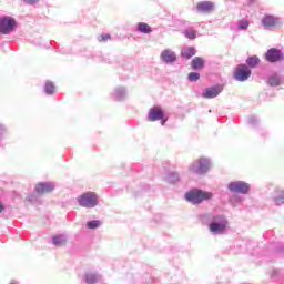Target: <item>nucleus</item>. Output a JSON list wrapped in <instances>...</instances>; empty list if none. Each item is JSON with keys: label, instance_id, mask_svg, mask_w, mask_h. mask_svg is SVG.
<instances>
[{"label": "nucleus", "instance_id": "23", "mask_svg": "<svg viewBox=\"0 0 284 284\" xmlns=\"http://www.w3.org/2000/svg\"><path fill=\"white\" fill-rule=\"evenodd\" d=\"M237 30H247V28H250V21L248 20H239L237 23Z\"/></svg>", "mask_w": 284, "mask_h": 284}, {"label": "nucleus", "instance_id": "29", "mask_svg": "<svg viewBox=\"0 0 284 284\" xmlns=\"http://www.w3.org/2000/svg\"><path fill=\"white\" fill-rule=\"evenodd\" d=\"M179 173L178 172H171L170 173V179H179Z\"/></svg>", "mask_w": 284, "mask_h": 284}, {"label": "nucleus", "instance_id": "7", "mask_svg": "<svg viewBox=\"0 0 284 284\" xmlns=\"http://www.w3.org/2000/svg\"><path fill=\"white\" fill-rule=\"evenodd\" d=\"M262 26L264 30H274L280 26H283L281 18H276L274 16H264L262 19Z\"/></svg>", "mask_w": 284, "mask_h": 284}, {"label": "nucleus", "instance_id": "5", "mask_svg": "<svg viewBox=\"0 0 284 284\" xmlns=\"http://www.w3.org/2000/svg\"><path fill=\"white\" fill-rule=\"evenodd\" d=\"M149 121H161V125H165L168 116L161 106H153L149 110Z\"/></svg>", "mask_w": 284, "mask_h": 284}, {"label": "nucleus", "instance_id": "30", "mask_svg": "<svg viewBox=\"0 0 284 284\" xmlns=\"http://www.w3.org/2000/svg\"><path fill=\"white\" fill-rule=\"evenodd\" d=\"M29 6L37 3L39 0H24Z\"/></svg>", "mask_w": 284, "mask_h": 284}, {"label": "nucleus", "instance_id": "18", "mask_svg": "<svg viewBox=\"0 0 284 284\" xmlns=\"http://www.w3.org/2000/svg\"><path fill=\"white\" fill-rule=\"evenodd\" d=\"M138 30L139 32H142V34H150V32H152V27H150L148 23L139 22Z\"/></svg>", "mask_w": 284, "mask_h": 284}, {"label": "nucleus", "instance_id": "1", "mask_svg": "<svg viewBox=\"0 0 284 284\" xmlns=\"http://www.w3.org/2000/svg\"><path fill=\"white\" fill-rule=\"evenodd\" d=\"M213 165L214 163L212 162V159L200 156L187 166V172L190 174H199L200 176H203V174H207V172L212 170Z\"/></svg>", "mask_w": 284, "mask_h": 284}, {"label": "nucleus", "instance_id": "27", "mask_svg": "<svg viewBox=\"0 0 284 284\" xmlns=\"http://www.w3.org/2000/svg\"><path fill=\"white\" fill-rule=\"evenodd\" d=\"M97 275H94V274H87L85 275V283H88V284H94V283H97Z\"/></svg>", "mask_w": 284, "mask_h": 284}, {"label": "nucleus", "instance_id": "21", "mask_svg": "<svg viewBox=\"0 0 284 284\" xmlns=\"http://www.w3.org/2000/svg\"><path fill=\"white\" fill-rule=\"evenodd\" d=\"M268 84H271L273 88L281 85V78L277 75H271L268 78Z\"/></svg>", "mask_w": 284, "mask_h": 284}, {"label": "nucleus", "instance_id": "28", "mask_svg": "<svg viewBox=\"0 0 284 284\" xmlns=\"http://www.w3.org/2000/svg\"><path fill=\"white\" fill-rule=\"evenodd\" d=\"M98 41L103 42V41H110V33H104L98 37Z\"/></svg>", "mask_w": 284, "mask_h": 284}, {"label": "nucleus", "instance_id": "19", "mask_svg": "<svg viewBox=\"0 0 284 284\" xmlns=\"http://www.w3.org/2000/svg\"><path fill=\"white\" fill-rule=\"evenodd\" d=\"M247 65H250V68H256L258 63H261V60L258 59V57L254 55V57H250L246 60Z\"/></svg>", "mask_w": 284, "mask_h": 284}, {"label": "nucleus", "instance_id": "17", "mask_svg": "<svg viewBox=\"0 0 284 284\" xmlns=\"http://www.w3.org/2000/svg\"><path fill=\"white\" fill-rule=\"evenodd\" d=\"M210 232H223L225 227H227V222H221V223H211L210 224Z\"/></svg>", "mask_w": 284, "mask_h": 284}, {"label": "nucleus", "instance_id": "14", "mask_svg": "<svg viewBox=\"0 0 284 284\" xmlns=\"http://www.w3.org/2000/svg\"><path fill=\"white\" fill-rule=\"evenodd\" d=\"M191 68L192 70H203L205 68V60L201 57H195L191 61Z\"/></svg>", "mask_w": 284, "mask_h": 284}, {"label": "nucleus", "instance_id": "13", "mask_svg": "<svg viewBox=\"0 0 284 284\" xmlns=\"http://www.w3.org/2000/svg\"><path fill=\"white\" fill-rule=\"evenodd\" d=\"M196 8H197V12H212V10H214V3L210 1H204V2L197 3Z\"/></svg>", "mask_w": 284, "mask_h": 284}, {"label": "nucleus", "instance_id": "6", "mask_svg": "<svg viewBox=\"0 0 284 284\" xmlns=\"http://www.w3.org/2000/svg\"><path fill=\"white\" fill-rule=\"evenodd\" d=\"M227 189L230 192H233V194H247L250 192V184L243 181H235L231 182Z\"/></svg>", "mask_w": 284, "mask_h": 284}, {"label": "nucleus", "instance_id": "4", "mask_svg": "<svg viewBox=\"0 0 284 284\" xmlns=\"http://www.w3.org/2000/svg\"><path fill=\"white\" fill-rule=\"evenodd\" d=\"M17 30V20L10 16L0 18V34H12Z\"/></svg>", "mask_w": 284, "mask_h": 284}, {"label": "nucleus", "instance_id": "15", "mask_svg": "<svg viewBox=\"0 0 284 284\" xmlns=\"http://www.w3.org/2000/svg\"><path fill=\"white\" fill-rule=\"evenodd\" d=\"M53 190L54 187L50 184L40 183L36 186V191L38 192V194H50V192H52Z\"/></svg>", "mask_w": 284, "mask_h": 284}, {"label": "nucleus", "instance_id": "9", "mask_svg": "<svg viewBox=\"0 0 284 284\" xmlns=\"http://www.w3.org/2000/svg\"><path fill=\"white\" fill-rule=\"evenodd\" d=\"M265 59L268 63H277V61H283V51L281 49L272 48L265 53Z\"/></svg>", "mask_w": 284, "mask_h": 284}, {"label": "nucleus", "instance_id": "16", "mask_svg": "<svg viewBox=\"0 0 284 284\" xmlns=\"http://www.w3.org/2000/svg\"><path fill=\"white\" fill-rule=\"evenodd\" d=\"M196 54V49L194 47L184 48L181 51V57L183 59H192Z\"/></svg>", "mask_w": 284, "mask_h": 284}, {"label": "nucleus", "instance_id": "20", "mask_svg": "<svg viewBox=\"0 0 284 284\" xmlns=\"http://www.w3.org/2000/svg\"><path fill=\"white\" fill-rule=\"evenodd\" d=\"M53 245H57V247H61V245H65V239L63 237V235L53 236Z\"/></svg>", "mask_w": 284, "mask_h": 284}, {"label": "nucleus", "instance_id": "8", "mask_svg": "<svg viewBox=\"0 0 284 284\" xmlns=\"http://www.w3.org/2000/svg\"><path fill=\"white\" fill-rule=\"evenodd\" d=\"M251 75H252V71L247 65L239 64L234 73V79L236 81L243 82V81H247V79H250Z\"/></svg>", "mask_w": 284, "mask_h": 284}, {"label": "nucleus", "instance_id": "3", "mask_svg": "<svg viewBox=\"0 0 284 284\" xmlns=\"http://www.w3.org/2000/svg\"><path fill=\"white\" fill-rule=\"evenodd\" d=\"M78 203L81 207H97L99 196L94 192H85L78 197Z\"/></svg>", "mask_w": 284, "mask_h": 284}, {"label": "nucleus", "instance_id": "22", "mask_svg": "<svg viewBox=\"0 0 284 284\" xmlns=\"http://www.w3.org/2000/svg\"><path fill=\"white\" fill-rule=\"evenodd\" d=\"M55 91H57V88L54 87V84L52 82L45 83V85H44L45 94H54Z\"/></svg>", "mask_w": 284, "mask_h": 284}, {"label": "nucleus", "instance_id": "10", "mask_svg": "<svg viewBox=\"0 0 284 284\" xmlns=\"http://www.w3.org/2000/svg\"><path fill=\"white\" fill-rule=\"evenodd\" d=\"M160 60L162 61V63L172 65V63L176 62V52H174L172 49H164L160 53Z\"/></svg>", "mask_w": 284, "mask_h": 284}, {"label": "nucleus", "instance_id": "26", "mask_svg": "<svg viewBox=\"0 0 284 284\" xmlns=\"http://www.w3.org/2000/svg\"><path fill=\"white\" fill-rule=\"evenodd\" d=\"M99 225H101V222L94 220V221H90L87 223V227H89V230H97V227H99Z\"/></svg>", "mask_w": 284, "mask_h": 284}, {"label": "nucleus", "instance_id": "11", "mask_svg": "<svg viewBox=\"0 0 284 284\" xmlns=\"http://www.w3.org/2000/svg\"><path fill=\"white\" fill-rule=\"evenodd\" d=\"M223 92V87L217 85V87H211L207 88L205 91H203L202 97L204 99H215V97L220 93Z\"/></svg>", "mask_w": 284, "mask_h": 284}, {"label": "nucleus", "instance_id": "12", "mask_svg": "<svg viewBox=\"0 0 284 284\" xmlns=\"http://www.w3.org/2000/svg\"><path fill=\"white\" fill-rule=\"evenodd\" d=\"M113 99H115V101H124V99H128V89H125V87L115 88Z\"/></svg>", "mask_w": 284, "mask_h": 284}, {"label": "nucleus", "instance_id": "25", "mask_svg": "<svg viewBox=\"0 0 284 284\" xmlns=\"http://www.w3.org/2000/svg\"><path fill=\"white\" fill-rule=\"evenodd\" d=\"M187 79H189V81H191V83H194V82L199 81V79H201V74H199L196 72H191V73H189Z\"/></svg>", "mask_w": 284, "mask_h": 284}, {"label": "nucleus", "instance_id": "2", "mask_svg": "<svg viewBox=\"0 0 284 284\" xmlns=\"http://www.w3.org/2000/svg\"><path fill=\"white\" fill-rule=\"evenodd\" d=\"M185 199L189 201V203L199 205L203 203V201H210L211 199H214V193L194 189L185 194Z\"/></svg>", "mask_w": 284, "mask_h": 284}, {"label": "nucleus", "instance_id": "31", "mask_svg": "<svg viewBox=\"0 0 284 284\" xmlns=\"http://www.w3.org/2000/svg\"><path fill=\"white\" fill-rule=\"evenodd\" d=\"M3 210H4L3 203L0 202V213L3 212Z\"/></svg>", "mask_w": 284, "mask_h": 284}, {"label": "nucleus", "instance_id": "24", "mask_svg": "<svg viewBox=\"0 0 284 284\" xmlns=\"http://www.w3.org/2000/svg\"><path fill=\"white\" fill-rule=\"evenodd\" d=\"M184 37H186V39H196V31H194V29H186Z\"/></svg>", "mask_w": 284, "mask_h": 284}]
</instances>
